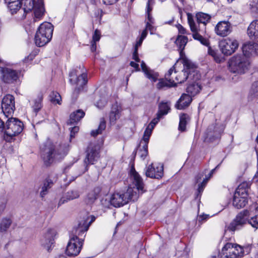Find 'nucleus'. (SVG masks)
Returning a JSON list of instances; mask_svg holds the SVG:
<instances>
[{
    "label": "nucleus",
    "instance_id": "obj_1",
    "mask_svg": "<svg viewBox=\"0 0 258 258\" xmlns=\"http://www.w3.org/2000/svg\"><path fill=\"white\" fill-rule=\"evenodd\" d=\"M131 178L136 188L129 187L125 192L114 193L110 199V202L114 207L122 206L127 204L129 201L137 200L139 194H143L145 191L143 179L134 169L131 170Z\"/></svg>",
    "mask_w": 258,
    "mask_h": 258
},
{
    "label": "nucleus",
    "instance_id": "obj_2",
    "mask_svg": "<svg viewBox=\"0 0 258 258\" xmlns=\"http://www.w3.org/2000/svg\"><path fill=\"white\" fill-rule=\"evenodd\" d=\"M2 108L5 115L8 118L4 138L6 142H12L15 140L16 136V118L12 117L15 109V97L10 94L6 95L2 100Z\"/></svg>",
    "mask_w": 258,
    "mask_h": 258
},
{
    "label": "nucleus",
    "instance_id": "obj_3",
    "mask_svg": "<svg viewBox=\"0 0 258 258\" xmlns=\"http://www.w3.org/2000/svg\"><path fill=\"white\" fill-rule=\"evenodd\" d=\"M181 59L183 66V70H178L176 63L165 75V78L173 83L175 86L176 84L182 83L188 78L194 80L198 79V74L196 73L195 66L185 57Z\"/></svg>",
    "mask_w": 258,
    "mask_h": 258
},
{
    "label": "nucleus",
    "instance_id": "obj_4",
    "mask_svg": "<svg viewBox=\"0 0 258 258\" xmlns=\"http://www.w3.org/2000/svg\"><path fill=\"white\" fill-rule=\"evenodd\" d=\"M95 220L94 216H88L83 223H80L78 227L73 230V235L70 238L68 243L66 252L68 256H75L80 252L83 244V240L79 238L86 232L91 224Z\"/></svg>",
    "mask_w": 258,
    "mask_h": 258
},
{
    "label": "nucleus",
    "instance_id": "obj_5",
    "mask_svg": "<svg viewBox=\"0 0 258 258\" xmlns=\"http://www.w3.org/2000/svg\"><path fill=\"white\" fill-rule=\"evenodd\" d=\"M19 4L20 8L24 6L22 9H17V14L22 20L26 17L27 13L31 10H33L34 22L40 20L44 14L45 11L43 0H38L37 2L35 0H21Z\"/></svg>",
    "mask_w": 258,
    "mask_h": 258
},
{
    "label": "nucleus",
    "instance_id": "obj_6",
    "mask_svg": "<svg viewBox=\"0 0 258 258\" xmlns=\"http://www.w3.org/2000/svg\"><path fill=\"white\" fill-rule=\"evenodd\" d=\"M66 155L64 151L62 150L56 151L50 143H47L41 149V157L46 166L50 165L54 161L62 159Z\"/></svg>",
    "mask_w": 258,
    "mask_h": 258
},
{
    "label": "nucleus",
    "instance_id": "obj_7",
    "mask_svg": "<svg viewBox=\"0 0 258 258\" xmlns=\"http://www.w3.org/2000/svg\"><path fill=\"white\" fill-rule=\"evenodd\" d=\"M250 251L249 246L243 247L238 244L227 243L222 247L220 256L221 258H241L246 253Z\"/></svg>",
    "mask_w": 258,
    "mask_h": 258
},
{
    "label": "nucleus",
    "instance_id": "obj_8",
    "mask_svg": "<svg viewBox=\"0 0 258 258\" xmlns=\"http://www.w3.org/2000/svg\"><path fill=\"white\" fill-rule=\"evenodd\" d=\"M229 69L233 73L242 74L245 73L249 66V62L242 54L232 56L228 61Z\"/></svg>",
    "mask_w": 258,
    "mask_h": 258
},
{
    "label": "nucleus",
    "instance_id": "obj_9",
    "mask_svg": "<svg viewBox=\"0 0 258 258\" xmlns=\"http://www.w3.org/2000/svg\"><path fill=\"white\" fill-rule=\"evenodd\" d=\"M187 20L190 30L192 32L193 38L199 41L202 44L208 46L209 44L208 40L203 36L206 33V27L196 22L190 14L187 15Z\"/></svg>",
    "mask_w": 258,
    "mask_h": 258
},
{
    "label": "nucleus",
    "instance_id": "obj_10",
    "mask_svg": "<svg viewBox=\"0 0 258 258\" xmlns=\"http://www.w3.org/2000/svg\"><path fill=\"white\" fill-rule=\"evenodd\" d=\"M69 77L70 83L72 84L76 85L77 86L73 94L74 96H75L77 97L80 89L82 88L87 82V75L83 71L81 72V74H79L78 70L75 69L70 72Z\"/></svg>",
    "mask_w": 258,
    "mask_h": 258
},
{
    "label": "nucleus",
    "instance_id": "obj_11",
    "mask_svg": "<svg viewBox=\"0 0 258 258\" xmlns=\"http://www.w3.org/2000/svg\"><path fill=\"white\" fill-rule=\"evenodd\" d=\"M100 147L99 145L91 143L89 145L86 158L84 159V164L88 166L89 164H93L99 158V152Z\"/></svg>",
    "mask_w": 258,
    "mask_h": 258
},
{
    "label": "nucleus",
    "instance_id": "obj_12",
    "mask_svg": "<svg viewBox=\"0 0 258 258\" xmlns=\"http://www.w3.org/2000/svg\"><path fill=\"white\" fill-rule=\"evenodd\" d=\"M219 45L224 54L230 55L237 49L239 44L236 40L227 38L222 40Z\"/></svg>",
    "mask_w": 258,
    "mask_h": 258
},
{
    "label": "nucleus",
    "instance_id": "obj_13",
    "mask_svg": "<svg viewBox=\"0 0 258 258\" xmlns=\"http://www.w3.org/2000/svg\"><path fill=\"white\" fill-rule=\"evenodd\" d=\"M56 236L55 230L51 228L48 229L43 234L40 239V242L42 246L49 251L53 244L54 238Z\"/></svg>",
    "mask_w": 258,
    "mask_h": 258
},
{
    "label": "nucleus",
    "instance_id": "obj_14",
    "mask_svg": "<svg viewBox=\"0 0 258 258\" xmlns=\"http://www.w3.org/2000/svg\"><path fill=\"white\" fill-rule=\"evenodd\" d=\"M147 177L152 178L159 179L163 175V166L162 164H151L149 165L146 170Z\"/></svg>",
    "mask_w": 258,
    "mask_h": 258
},
{
    "label": "nucleus",
    "instance_id": "obj_15",
    "mask_svg": "<svg viewBox=\"0 0 258 258\" xmlns=\"http://www.w3.org/2000/svg\"><path fill=\"white\" fill-rule=\"evenodd\" d=\"M249 213L247 210H244L239 213L236 216L234 221L229 226V228L232 231H234L239 228V226L245 224L248 222V216Z\"/></svg>",
    "mask_w": 258,
    "mask_h": 258
},
{
    "label": "nucleus",
    "instance_id": "obj_16",
    "mask_svg": "<svg viewBox=\"0 0 258 258\" xmlns=\"http://www.w3.org/2000/svg\"><path fill=\"white\" fill-rule=\"evenodd\" d=\"M16 72L6 67H0V78L6 83H10L15 80Z\"/></svg>",
    "mask_w": 258,
    "mask_h": 258
},
{
    "label": "nucleus",
    "instance_id": "obj_17",
    "mask_svg": "<svg viewBox=\"0 0 258 258\" xmlns=\"http://www.w3.org/2000/svg\"><path fill=\"white\" fill-rule=\"evenodd\" d=\"M231 24L227 21L219 22L215 27L216 33L221 37L227 36L231 32Z\"/></svg>",
    "mask_w": 258,
    "mask_h": 258
},
{
    "label": "nucleus",
    "instance_id": "obj_18",
    "mask_svg": "<svg viewBox=\"0 0 258 258\" xmlns=\"http://www.w3.org/2000/svg\"><path fill=\"white\" fill-rule=\"evenodd\" d=\"M242 52L246 58L258 54V44L254 42H247L243 44Z\"/></svg>",
    "mask_w": 258,
    "mask_h": 258
},
{
    "label": "nucleus",
    "instance_id": "obj_19",
    "mask_svg": "<svg viewBox=\"0 0 258 258\" xmlns=\"http://www.w3.org/2000/svg\"><path fill=\"white\" fill-rule=\"evenodd\" d=\"M247 32L249 37L251 40L258 42V20L250 23Z\"/></svg>",
    "mask_w": 258,
    "mask_h": 258
},
{
    "label": "nucleus",
    "instance_id": "obj_20",
    "mask_svg": "<svg viewBox=\"0 0 258 258\" xmlns=\"http://www.w3.org/2000/svg\"><path fill=\"white\" fill-rule=\"evenodd\" d=\"M121 111V106L117 103L116 102L112 105L109 115L111 124H114L116 120L119 118Z\"/></svg>",
    "mask_w": 258,
    "mask_h": 258
},
{
    "label": "nucleus",
    "instance_id": "obj_21",
    "mask_svg": "<svg viewBox=\"0 0 258 258\" xmlns=\"http://www.w3.org/2000/svg\"><path fill=\"white\" fill-rule=\"evenodd\" d=\"M190 95L183 94L176 103L175 107L177 109H183L187 107L191 102Z\"/></svg>",
    "mask_w": 258,
    "mask_h": 258
},
{
    "label": "nucleus",
    "instance_id": "obj_22",
    "mask_svg": "<svg viewBox=\"0 0 258 258\" xmlns=\"http://www.w3.org/2000/svg\"><path fill=\"white\" fill-rule=\"evenodd\" d=\"M79 196V193L77 190L68 191L65 195L60 199L58 205V206H60L66 202L78 198Z\"/></svg>",
    "mask_w": 258,
    "mask_h": 258
},
{
    "label": "nucleus",
    "instance_id": "obj_23",
    "mask_svg": "<svg viewBox=\"0 0 258 258\" xmlns=\"http://www.w3.org/2000/svg\"><path fill=\"white\" fill-rule=\"evenodd\" d=\"M247 203L246 197L241 196L238 193H235L233 199V205L237 209L244 207Z\"/></svg>",
    "mask_w": 258,
    "mask_h": 258
},
{
    "label": "nucleus",
    "instance_id": "obj_24",
    "mask_svg": "<svg viewBox=\"0 0 258 258\" xmlns=\"http://www.w3.org/2000/svg\"><path fill=\"white\" fill-rule=\"evenodd\" d=\"M51 38L47 37L38 31H37L35 36V42L37 46L41 47L48 43Z\"/></svg>",
    "mask_w": 258,
    "mask_h": 258
},
{
    "label": "nucleus",
    "instance_id": "obj_25",
    "mask_svg": "<svg viewBox=\"0 0 258 258\" xmlns=\"http://www.w3.org/2000/svg\"><path fill=\"white\" fill-rule=\"evenodd\" d=\"M53 30V25L48 22H45L41 24L37 30V31L43 34L44 33V35L51 38L52 36Z\"/></svg>",
    "mask_w": 258,
    "mask_h": 258
},
{
    "label": "nucleus",
    "instance_id": "obj_26",
    "mask_svg": "<svg viewBox=\"0 0 258 258\" xmlns=\"http://www.w3.org/2000/svg\"><path fill=\"white\" fill-rule=\"evenodd\" d=\"M162 117V116L161 115H159L158 113H157V117L154 118L150 123L147 126L144 133V136H145V139L146 140H147L148 138H150L153 128Z\"/></svg>",
    "mask_w": 258,
    "mask_h": 258
},
{
    "label": "nucleus",
    "instance_id": "obj_27",
    "mask_svg": "<svg viewBox=\"0 0 258 258\" xmlns=\"http://www.w3.org/2000/svg\"><path fill=\"white\" fill-rule=\"evenodd\" d=\"M85 114V112L81 109L74 111L70 114L68 123L73 124L78 122L84 116Z\"/></svg>",
    "mask_w": 258,
    "mask_h": 258
},
{
    "label": "nucleus",
    "instance_id": "obj_28",
    "mask_svg": "<svg viewBox=\"0 0 258 258\" xmlns=\"http://www.w3.org/2000/svg\"><path fill=\"white\" fill-rule=\"evenodd\" d=\"M141 65L142 70L145 73L146 77L153 82H156L158 77L157 74L155 73L153 71L149 70L144 61L142 62Z\"/></svg>",
    "mask_w": 258,
    "mask_h": 258
},
{
    "label": "nucleus",
    "instance_id": "obj_29",
    "mask_svg": "<svg viewBox=\"0 0 258 258\" xmlns=\"http://www.w3.org/2000/svg\"><path fill=\"white\" fill-rule=\"evenodd\" d=\"M187 42V38L184 36H178L177 38L175 43L179 49V53L180 55L181 59L184 56H182L183 50L185 46L186 45Z\"/></svg>",
    "mask_w": 258,
    "mask_h": 258
},
{
    "label": "nucleus",
    "instance_id": "obj_30",
    "mask_svg": "<svg viewBox=\"0 0 258 258\" xmlns=\"http://www.w3.org/2000/svg\"><path fill=\"white\" fill-rule=\"evenodd\" d=\"M196 18L198 23H200L202 25H204L205 27L211 18L209 15L202 12L197 13Z\"/></svg>",
    "mask_w": 258,
    "mask_h": 258
},
{
    "label": "nucleus",
    "instance_id": "obj_31",
    "mask_svg": "<svg viewBox=\"0 0 258 258\" xmlns=\"http://www.w3.org/2000/svg\"><path fill=\"white\" fill-rule=\"evenodd\" d=\"M100 189L99 188H95L93 190L90 191L87 195L86 199L85 202L87 204H92L96 200L98 194L100 192Z\"/></svg>",
    "mask_w": 258,
    "mask_h": 258
},
{
    "label": "nucleus",
    "instance_id": "obj_32",
    "mask_svg": "<svg viewBox=\"0 0 258 258\" xmlns=\"http://www.w3.org/2000/svg\"><path fill=\"white\" fill-rule=\"evenodd\" d=\"M249 183L248 182H243L239 185L235 193H238L240 196L247 197Z\"/></svg>",
    "mask_w": 258,
    "mask_h": 258
},
{
    "label": "nucleus",
    "instance_id": "obj_33",
    "mask_svg": "<svg viewBox=\"0 0 258 258\" xmlns=\"http://www.w3.org/2000/svg\"><path fill=\"white\" fill-rule=\"evenodd\" d=\"M53 184V181L49 177L45 179L40 193L41 198H43L47 194L48 190L52 186Z\"/></svg>",
    "mask_w": 258,
    "mask_h": 258
},
{
    "label": "nucleus",
    "instance_id": "obj_34",
    "mask_svg": "<svg viewBox=\"0 0 258 258\" xmlns=\"http://www.w3.org/2000/svg\"><path fill=\"white\" fill-rule=\"evenodd\" d=\"M150 138H148L147 140L145 139V136H143L142 141L140 142V148H141V145L142 144L143 150H141L140 156L144 159L148 154V144L149 143Z\"/></svg>",
    "mask_w": 258,
    "mask_h": 258
},
{
    "label": "nucleus",
    "instance_id": "obj_35",
    "mask_svg": "<svg viewBox=\"0 0 258 258\" xmlns=\"http://www.w3.org/2000/svg\"><path fill=\"white\" fill-rule=\"evenodd\" d=\"M12 222L10 218H3L0 222V232H6L11 225Z\"/></svg>",
    "mask_w": 258,
    "mask_h": 258
},
{
    "label": "nucleus",
    "instance_id": "obj_36",
    "mask_svg": "<svg viewBox=\"0 0 258 258\" xmlns=\"http://www.w3.org/2000/svg\"><path fill=\"white\" fill-rule=\"evenodd\" d=\"M201 89V88L200 85L198 83H194L188 85L187 87L186 91L191 96H195L200 91Z\"/></svg>",
    "mask_w": 258,
    "mask_h": 258
},
{
    "label": "nucleus",
    "instance_id": "obj_37",
    "mask_svg": "<svg viewBox=\"0 0 258 258\" xmlns=\"http://www.w3.org/2000/svg\"><path fill=\"white\" fill-rule=\"evenodd\" d=\"M170 104L168 102H161L159 105V110L157 113L162 116L167 114L170 110Z\"/></svg>",
    "mask_w": 258,
    "mask_h": 258
},
{
    "label": "nucleus",
    "instance_id": "obj_38",
    "mask_svg": "<svg viewBox=\"0 0 258 258\" xmlns=\"http://www.w3.org/2000/svg\"><path fill=\"white\" fill-rule=\"evenodd\" d=\"M189 120V116L186 114H182L180 115V120L179 123V130L184 131L186 128V123Z\"/></svg>",
    "mask_w": 258,
    "mask_h": 258
},
{
    "label": "nucleus",
    "instance_id": "obj_39",
    "mask_svg": "<svg viewBox=\"0 0 258 258\" xmlns=\"http://www.w3.org/2000/svg\"><path fill=\"white\" fill-rule=\"evenodd\" d=\"M106 128V122L104 118H102L100 119V124L97 130H93L91 132V135L92 136L96 137L99 134L102 133V131H104Z\"/></svg>",
    "mask_w": 258,
    "mask_h": 258
},
{
    "label": "nucleus",
    "instance_id": "obj_40",
    "mask_svg": "<svg viewBox=\"0 0 258 258\" xmlns=\"http://www.w3.org/2000/svg\"><path fill=\"white\" fill-rule=\"evenodd\" d=\"M12 15L16 14V0H4Z\"/></svg>",
    "mask_w": 258,
    "mask_h": 258
},
{
    "label": "nucleus",
    "instance_id": "obj_41",
    "mask_svg": "<svg viewBox=\"0 0 258 258\" xmlns=\"http://www.w3.org/2000/svg\"><path fill=\"white\" fill-rule=\"evenodd\" d=\"M249 97L251 99H253L258 97V81L254 82L249 94Z\"/></svg>",
    "mask_w": 258,
    "mask_h": 258
},
{
    "label": "nucleus",
    "instance_id": "obj_42",
    "mask_svg": "<svg viewBox=\"0 0 258 258\" xmlns=\"http://www.w3.org/2000/svg\"><path fill=\"white\" fill-rule=\"evenodd\" d=\"M154 3V0H148V1L147 5V14L148 16V21L147 22L153 23V19L150 14V12L152 10Z\"/></svg>",
    "mask_w": 258,
    "mask_h": 258
},
{
    "label": "nucleus",
    "instance_id": "obj_43",
    "mask_svg": "<svg viewBox=\"0 0 258 258\" xmlns=\"http://www.w3.org/2000/svg\"><path fill=\"white\" fill-rule=\"evenodd\" d=\"M215 126L211 125L207 130V137L211 140L213 138H218L219 136L220 132L217 130H215Z\"/></svg>",
    "mask_w": 258,
    "mask_h": 258
},
{
    "label": "nucleus",
    "instance_id": "obj_44",
    "mask_svg": "<svg viewBox=\"0 0 258 258\" xmlns=\"http://www.w3.org/2000/svg\"><path fill=\"white\" fill-rule=\"evenodd\" d=\"M256 214L248 220V223L255 229H258V207L255 209Z\"/></svg>",
    "mask_w": 258,
    "mask_h": 258
},
{
    "label": "nucleus",
    "instance_id": "obj_45",
    "mask_svg": "<svg viewBox=\"0 0 258 258\" xmlns=\"http://www.w3.org/2000/svg\"><path fill=\"white\" fill-rule=\"evenodd\" d=\"M216 168L217 167H216L215 169H212L210 171V173L209 174L208 177H206V178H205L203 180V181L202 182V183L200 185H199V188H198V192H199V194L201 193L203 191L204 188H205V186H206L208 181L212 176L213 174L214 173V171H215V170Z\"/></svg>",
    "mask_w": 258,
    "mask_h": 258
},
{
    "label": "nucleus",
    "instance_id": "obj_46",
    "mask_svg": "<svg viewBox=\"0 0 258 258\" xmlns=\"http://www.w3.org/2000/svg\"><path fill=\"white\" fill-rule=\"evenodd\" d=\"M42 96L41 95L38 96L37 99L34 100V104L32 105V108L36 113L38 112L42 107Z\"/></svg>",
    "mask_w": 258,
    "mask_h": 258
},
{
    "label": "nucleus",
    "instance_id": "obj_47",
    "mask_svg": "<svg viewBox=\"0 0 258 258\" xmlns=\"http://www.w3.org/2000/svg\"><path fill=\"white\" fill-rule=\"evenodd\" d=\"M50 100L53 104H61V98L60 94L56 92H53L50 94Z\"/></svg>",
    "mask_w": 258,
    "mask_h": 258
},
{
    "label": "nucleus",
    "instance_id": "obj_48",
    "mask_svg": "<svg viewBox=\"0 0 258 258\" xmlns=\"http://www.w3.org/2000/svg\"><path fill=\"white\" fill-rule=\"evenodd\" d=\"M175 86L173 83L168 81L166 78L165 80H161L157 84V88L158 89H162L164 87H174Z\"/></svg>",
    "mask_w": 258,
    "mask_h": 258
},
{
    "label": "nucleus",
    "instance_id": "obj_49",
    "mask_svg": "<svg viewBox=\"0 0 258 258\" xmlns=\"http://www.w3.org/2000/svg\"><path fill=\"white\" fill-rule=\"evenodd\" d=\"M107 98L105 96L100 97L96 102V106L99 108H103L107 104Z\"/></svg>",
    "mask_w": 258,
    "mask_h": 258
},
{
    "label": "nucleus",
    "instance_id": "obj_50",
    "mask_svg": "<svg viewBox=\"0 0 258 258\" xmlns=\"http://www.w3.org/2000/svg\"><path fill=\"white\" fill-rule=\"evenodd\" d=\"M208 53L214 57L216 62L219 63L221 62V58L218 56L217 52L212 49L211 47H209L208 49Z\"/></svg>",
    "mask_w": 258,
    "mask_h": 258
},
{
    "label": "nucleus",
    "instance_id": "obj_51",
    "mask_svg": "<svg viewBox=\"0 0 258 258\" xmlns=\"http://www.w3.org/2000/svg\"><path fill=\"white\" fill-rule=\"evenodd\" d=\"M38 52L37 50H33L30 53V54L25 58V62H28L29 61L32 60L34 59V58L37 55Z\"/></svg>",
    "mask_w": 258,
    "mask_h": 258
},
{
    "label": "nucleus",
    "instance_id": "obj_52",
    "mask_svg": "<svg viewBox=\"0 0 258 258\" xmlns=\"http://www.w3.org/2000/svg\"><path fill=\"white\" fill-rule=\"evenodd\" d=\"M211 217L209 215L203 214L198 216V220L199 222L202 223L209 219Z\"/></svg>",
    "mask_w": 258,
    "mask_h": 258
},
{
    "label": "nucleus",
    "instance_id": "obj_53",
    "mask_svg": "<svg viewBox=\"0 0 258 258\" xmlns=\"http://www.w3.org/2000/svg\"><path fill=\"white\" fill-rule=\"evenodd\" d=\"M153 23L146 22L145 29L149 30L151 34H154V32L156 31V28L152 25Z\"/></svg>",
    "mask_w": 258,
    "mask_h": 258
},
{
    "label": "nucleus",
    "instance_id": "obj_54",
    "mask_svg": "<svg viewBox=\"0 0 258 258\" xmlns=\"http://www.w3.org/2000/svg\"><path fill=\"white\" fill-rule=\"evenodd\" d=\"M100 32L98 30H96L93 35L92 41L95 42L98 41L100 39Z\"/></svg>",
    "mask_w": 258,
    "mask_h": 258
},
{
    "label": "nucleus",
    "instance_id": "obj_55",
    "mask_svg": "<svg viewBox=\"0 0 258 258\" xmlns=\"http://www.w3.org/2000/svg\"><path fill=\"white\" fill-rule=\"evenodd\" d=\"M71 133H70V140L75 137V135L76 133H78L79 130V127L77 126H75L70 128Z\"/></svg>",
    "mask_w": 258,
    "mask_h": 258
},
{
    "label": "nucleus",
    "instance_id": "obj_56",
    "mask_svg": "<svg viewBox=\"0 0 258 258\" xmlns=\"http://www.w3.org/2000/svg\"><path fill=\"white\" fill-rule=\"evenodd\" d=\"M17 134H18L21 133L23 131V128H24V124H23V122L21 121H20L19 119H18V118H17Z\"/></svg>",
    "mask_w": 258,
    "mask_h": 258
},
{
    "label": "nucleus",
    "instance_id": "obj_57",
    "mask_svg": "<svg viewBox=\"0 0 258 258\" xmlns=\"http://www.w3.org/2000/svg\"><path fill=\"white\" fill-rule=\"evenodd\" d=\"M133 59H134L136 62L140 61V58L138 55V50L137 49H135L133 54Z\"/></svg>",
    "mask_w": 258,
    "mask_h": 258
},
{
    "label": "nucleus",
    "instance_id": "obj_58",
    "mask_svg": "<svg viewBox=\"0 0 258 258\" xmlns=\"http://www.w3.org/2000/svg\"><path fill=\"white\" fill-rule=\"evenodd\" d=\"M118 0H102L103 3L106 5H112L116 3Z\"/></svg>",
    "mask_w": 258,
    "mask_h": 258
},
{
    "label": "nucleus",
    "instance_id": "obj_59",
    "mask_svg": "<svg viewBox=\"0 0 258 258\" xmlns=\"http://www.w3.org/2000/svg\"><path fill=\"white\" fill-rule=\"evenodd\" d=\"M143 40H144L143 39L140 37L139 39L137 41V42L135 45V49H137V50H138V47L139 46H140L141 45V44H142Z\"/></svg>",
    "mask_w": 258,
    "mask_h": 258
},
{
    "label": "nucleus",
    "instance_id": "obj_60",
    "mask_svg": "<svg viewBox=\"0 0 258 258\" xmlns=\"http://www.w3.org/2000/svg\"><path fill=\"white\" fill-rule=\"evenodd\" d=\"M178 29L180 33L183 34L186 33V29L181 25H179V26L178 27Z\"/></svg>",
    "mask_w": 258,
    "mask_h": 258
},
{
    "label": "nucleus",
    "instance_id": "obj_61",
    "mask_svg": "<svg viewBox=\"0 0 258 258\" xmlns=\"http://www.w3.org/2000/svg\"><path fill=\"white\" fill-rule=\"evenodd\" d=\"M130 65L134 68L136 71H139L140 69H139V64L137 63V62H134V61H131L130 62Z\"/></svg>",
    "mask_w": 258,
    "mask_h": 258
},
{
    "label": "nucleus",
    "instance_id": "obj_62",
    "mask_svg": "<svg viewBox=\"0 0 258 258\" xmlns=\"http://www.w3.org/2000/svg\"><path fill=\"white\" fill-rule=\"evenodd\" d=\"M147 31H148L147 30V29H145L142 32L140 37L142 38V39H144L147 35V34H148Z\"/></svg>",
    "mask_w": 258,
    "mask_h": 258
},
{
    "label": "nucleus",
    "instance_id": "obj_63",
    "mask_svg": "<svg viewBox=\"0 0 258 258\" xmlns=\"http://www.w3.org/2000/svg\"><path fill=\"white\" fill-rule=\"evenodd\" d=\"M95 42L92 41L91 42V50L92 52L95 51L96 50V44Z\"/></svg>",
    "mask_w": 258,
    "mask_h": 258
},
{
    "label": "nucleus",
    "instance_id": "obj_64",
    "mask_svg": "<svg viewBox=\"0 0 258 258\" xmlns=\"http://www.w3.org/2000/svg\"><path fill=\"white\" fill-rule=\"evenodd\" d=\"M5 208V204L4 203H0V213H1Z\"/></svg>",
    "mask_w": 258,
    "mask_h": 258
}]
</instances>
